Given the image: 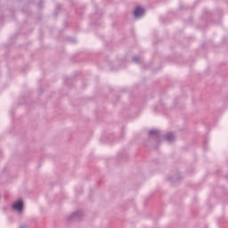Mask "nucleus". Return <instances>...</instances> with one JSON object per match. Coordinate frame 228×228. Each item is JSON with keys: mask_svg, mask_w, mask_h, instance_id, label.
<instances>
[{"mask_svg": "<svg viewBox=\"0 0 228 228\" xmlns=\"http://www.w3.org/2000/svg\"><path fill=\"white\" fill-rule=\"evenodd\" d=\"M12 209L14 211H18V213H22V209H24V203L22 200L17 201L12 205Z\"/></svg>", "mask_w": 228, "mask_h": 228, "instance_id": "f257e3e1", "label": "nucleus"}, {"mask_svg": "<svg viewBox=\"0 0 228 228\" xmlns=\"http://www.w3.org/2000/svg\"><path fill=\"white\" fill-rule=\"evenodd\" d=\"M83 216V212L82 211H77L71 214L69 216V220H81V217Z\"/></svg>", "mask_w": 228, "mask_h": 228, "instance_id": "f03ea898", "label": "nucleus"}, {"mask_svg": "<svg viewBox=\"0 0 228 228\" xmlns=\"http://www.w3.org/2000/svg\"><path fill=\"white\" fill-rule=\"evenodd\" d=\"M144 13H145V9H143L142 7H136L134 12V15L136 19L143 16Z\"/></svg>", "mask_w": 228, "mask_h": 228, "instance_id": "7ed1b4c3", "label": "nucleus"}, {"mask_svg": "<svg viewBox=\"0 0 228 228\" xmlns=\"http://www.w3.org/2000/svg\"><path fill=\"white\" fill-rule=\"evenodd\" d=\"M167 142H172L175 140V134L174 133H168L166 134Z\"/></svg>", "mask_w": 228, "mask_h": 228, "instance_id": "20e7f679", "label": "nucleus"}, {"mask_svg": "<svg viewBox=\"0 0 228 228\" xmlns=\"http://www.w3.org/2000/svg\"><path fill=\"white\" fill-rule=\"evenodd\" d=\"M149 134L150 136H156L157 138H159V131L158 130H150Z\"/></svg>", "mask_w": 228, "mask_h": 228, "instance_id": "39448f33", "label": "nucleus"}, {"mask_svg": "<svg viewBox=\"0 0 228 228\" xmlns=\"http://www.w3.org/2000/svg\"><path fill=\"white\" fill-rule=\"evenodd\" d=\"M133 61H134L135 63H140V61H142V59L138 56H135L133 58Z\"/></svg>", "mask_w": 228, "mask_h": 228, "instance_id": "423d86ee", "label": "nucleus"}, {"mask_svg": "<svg viewBox=\"0 0 228 228\" xmlns=\"http://www.w3.org/2000/svg\"><path fill=\"white\" fill-rule=\"evenodd\" d=\"M20 228H26V226H20Z\"/></svg>", "mask_w": 228, "mask_h": 228, "instance_id": "0eeeda50", "label": "nucleus"}]
</instances>
